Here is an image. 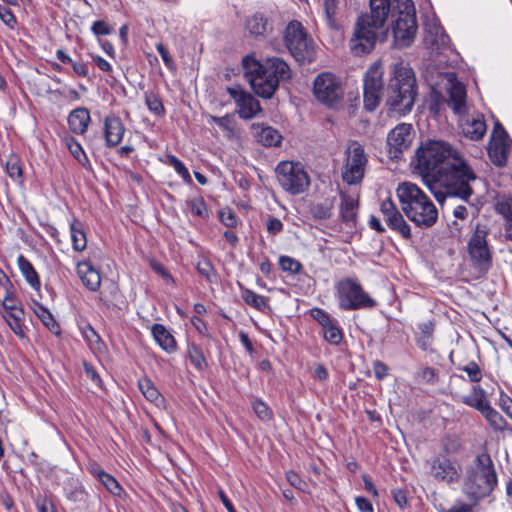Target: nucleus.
<instances>
[{"mask_svg":"<svg viewBox=\"0 0 512 512\" xmlns=\"http://www.w3.org/2000/svg\"><path fill=\"white\" fill-rule=\"evenodd\" d=\"M447 79L449 82V99L447 104L455 114L464 116L468 109L466 103V88L461 82L457 81L455 73L447 74Z\"/></svg>","mask_w":512,"mask_h":512,"instance_id":"19","label":"nucleus"},{"mask_svg":"<svg viewBox=\"0 0 512 512\" xmlns=\"http://www.w3.org/2000/svg\"><path fill=\"white\" fill-rule=\"evenodd\" d=\"M396 195L401 209L417 227L427 229L438 220V210L432 200L414 183L398 184Z\"/></svg>","mask_w":512,"mask_h":512,"instance_id":"5","label":"nucleus"},{"mask_svg":"<svg viewBox=\"0 0 512 512\" xmlns=\"http://www.w3.org/2000/svg\"><path fill=\"white\" fill-rule=\"evenodd\" d=\"M220 220L226 227H235L237 224V219L235 214L228 210V211H222L220 213Z\"/></svg>","mask_w":512,"mask_h":512,"instance_id":"64","label":"nucleus"},{"mask_svg":"<svg viewBox=\"0 0 512 512\" xmlns=\"http://www.w3.org/2000/svg\"><path fill=\"white\" fill-rule=\"evenodd\" d=\"M156 343L167 353H173L177 349V343L173 335L162 324H154L151 328Z\"/></svg>","mask_w":512,"mask_h":512,"instance_id":"29","label":"nucleus"},{"mask_svg":"<svg viewBox=\"0 0 512 512\" xmlns=\"http://www.w3.org/2000/svg\"><path fill=\"white\" fill-rule=\"evenodd\" d=\"M167 162L170 166H172L175 171L183 178V180L187 183H191L192 179L189 174L188 169L185 167L184 163L179 160L174 155H168L167 156Z\"/></svg>","mask_w":512,"mask_h":512,"instance_id":"49","label":"nucleus"},{"mask_svg":"<svg viewBox=\"0 0 512 512\" xmlns=\"http://www.w3.org/2000/svg\"><path fill=\"white\" fill-rule=\"evenodd\" d=\"M339 308L344 311L371 309L377 305L355 277H345L335 286Z\"/></svg>","mask_w":512,"mask_h":512,"instance_id":"8","label":"nucleus"},{"mask_svg":"<svg viewBox=\"0 0 512 512\" xmlns=\"http://www.w3.org/2000/svg\"><path fill=\"white\" fill-rule=\"evenodd\" d=\"M277 181L282 189L291 194L304 193L310 186V178L299 162L282 161L275 168Z\"/></svg>","mask_w":512,"mask_h":512,"instance_id":"10","label":"nucleus"},{"mask_svg":"<svg viewBox=\"0 0 512 512\" xmlns=\"http://www.w3.org/2000/svg\"><path fill=\"white\" fill-rule=\"evenodd\" d=\"M17 265H18L20 272L24 276L25 280L29 283V285L33 289L38 290L41 286V282H40L38 273L34 269L31 262L26 257H24L23 255L20 254L17 257Z\"/></svg>","mask_w":512,"mask_h":512,"instance_id":"33","label":"nucleus"},{"mask_svg":"<svg viewBox=\"0 0 512 512\" xmlns=\"http://www.w3.org/2000/svg\"><path fill=\"white\" fill-rule=\"evenodd\" d=\"M210 121L218 125L228 138L236 137L238 134L237 125L232 115H225L223 117L210 116Z\"/></svg>","mask_w":512,"mask_h":512,"instance_id":"38","label":"nucleus"},{"mask_svg":"<svg viewBox=\"0 0 512 512\" xmlns=\"http://www.w3.org/2000/svg\"><path fill=\"white\" fill-rule=\"evenodd\" d=\"M397 8V18L392 31L395 45L405 48L412 44L417 32L416 12L413 0H394Z\"/></svg>","mask_w":512,"mask_h":512,"instance_id":"9","label":"nucleus"},{"mask_svg":"<svg viewBox=\"0 0 512 512\" xmlns=\"http://www.w3.org/2000/svg\"><path fill=\"white\" fill-rule=\"evenodd\" d=\"M187 355L191 364L199 371H202L206 366L207 362L202 353V350L196 344H189L187 348Z\"/></svg>","mask_w":512,"mask_h":512,"instance_id":"42","label":"nucleus"},{"mask_svg":"<svg viewBox=\"0 0 512 512\" xmlns=\"http://www.w3.org/2000/svg\"><path fill=\"white\" fill-rule=\"evenodd\" d=\"M77 274L87 289L93 292L99 289L101 285L100 273L89 261L78 263Z\"/></svg>","mask_w":512,"mask_h":512,"instance_id":"26","label":"nucleus"},{"mask_svg":"<svg viewBox=\"0 0 512 512\" xmlns=\"http://www.w3.org/2000/svg\"><path fill=\"white\" fill-rule=\"evenodd\" d=\"M481 414L487 420V422L490 424V426L492 427L493 430H495V431L506 430L507 421L491 405L488 406Z\"/></svg>","mask_w":512,"mask_h":512,"instance_id":"41","label":"nucleus"},{"mask_svg":"<svg viewBox=\"0 0 512 512\" xmlns=\"http://www.w3.org/2000/svg\"><path fill=\"white\" fill-rule=\"evenodd\" d=\"M279 265L282 270L292 274H298L302 270V264L290 256H281L279 258Z\"/></svg>","mask_w":512,"mask_h":512,"instance_id":"51","label":"nucleus"},{"mask_svg":"<svg viewBox=\"0 0 512 512\" xmlns=\"http://www.w3.org/2000/svg\"><path fill=\"white\" fill-rule=\"evenodd\" d=\"M72 246L76 251H83L87 246L86 234L79 221L74 220L70 224Z\"/></svg>","mask_w":512,"mask_h":512,"instance_id":"39","label":"nucleus"},{"mask_svg":"<svg viewBox=\"0 0 512 512\" xmlns=\"http://www.w3.org/2000/svg\"><path fill=\"white\" fill-rule=\"evenodd\" d=\"M240 290L241 297L247 305L253 307L254 309L262 313H265L266 310L269 309L268 298L259 295L255 293L253 290L245 288L242 285H240Z\"/></svg>","mask_w":512,"mask_h":512,"instance_id":"34","label":"nucleus"},{"mask_svg":"<svg viewBox=\"0 0 512 512\" xmlns=\"http://www.w3.org/2000/svg\"><path fill=\"white\" fill-rule=\"evenodd\" d=\"M2 317L16 336L21 339L26 338V334L23 329L24 309L15 312H4Z\"/></svg>","mask_w":512,"mask_h":512,"instance_id":"35","label":"nucleus"},{"mask_svg":"<svg viewBox=\"0 0 512 512\" xmlns=\"http://www.w3.org/2000/svg\"><path fill=\"white\" fill-rule=\"evenodd\" d=\"M381 213L387 226L401 235L405 239L411 238V229L405 221L402 214L391 199H386L381 203Z\"/></svg>","mask_w":512,"mask_h":512,"instance_id":"17","label":"nucleus"},{"mask_svg":"<svg viewBox=\"0 0 512 512\" xmlns=\"http://www.w3.org/2000/svg\"><path fill=\"white\" fill-rule=\"evenodd\" d=\"M286 479L289 482L291 486L294 488L305 491L307 484L304 480L301 479V477L295 473L294 471H288L286 472Z\"/></svg>","mask_w":512,"mask_h":512,"instance_id":"58","label":"nucleus"},{"mask_svg":"<svg viewBox=\"0 0 512 512\" xmlns=\"http://www.w3.org/2000/svg\"><path fill=\"white\" fill-rule=\"evenodd\" d=\"M428 464L430 466V474L435 480L451 483L458 479V471L449 459L435 457Z\"/></svg>","mask_w":512,"mask_h":512,"instance_id":"21","label":"nucleus"},{"mask_svg":"<svg viewBox=\"0 0 512 512\" xmlns=\"http://www.w3.org/2000/svg\"><path fill=\"white\" fill-rule=\"evenodd\" d=\"M245 28L251 37L263 40L272 33L273 22L269 16L257 12L246 19Z\"/></svg>","mask_w":512,"mask_h":512,"instance_id":"20","label":"nucleus"},{"mask_svg":"<svg viewBox=\"0 0 512 512\" xmlns=\"http://www.w3.org/2000/svg\"><path fill=\"white\" fill-rule=\"evenodd\" d=\"M419 334L417 336V344L422 350H427L432 343L434 333V322L427 321L418 325Z\"/></svg>","mask_w":512,"mask_h":512,"instance_id":"37","label":"nucleus"},{"mask_svg":"<svg viewBox=\"0 0 512 512\" xmlns=\"http://www.w3.org/2000/svg\"><path fill=\"white\" fill-rule=\"evenodd\" d=\"M382 76L381 65L378 63L371 65L364 75L363 97L364 107L367 111H374L380 103L383 87Z\"/></svg>","mask_w":512,"mask_h":512,"instance_id":"15","label":"nucleus"},{"mask_svg":"<svg viewBox=\"0 0 512 512\" xmlns=\"http://www.w3.org/2000/svg\"><path fill=\"white\" fill-rule=\"evenodd\" d=\"M63 490L66 499L74 503H85L89 497L82 483L76 478H68L64 482Z\"/></svg>","mask_w":512,"mask_h":512,"instance_id":"30","label":"nucleus"},{"mask_svg":"<svg viewBox=\"0 0 512 512\" xmlns=\"http://www.w3.org/2000/svg\"><path fill=\"white\" fill-rule=\"evenodd\" d=\"M369 7V13L357 18L349 41L350 50L358 56L374 49L379 32L385 27L392 11H397L394 0H369Z\"/></svg>","mask_w":512,"mask_h":512,"instance_id":"2","label":"nucleus"},{"mask_svg":"<svg viewBox=\"0 0 512 512\" xmlns=\"http://www.w3.org/2000/svg\"><path fill=\"white\" fill-rule=\"evenodd\" d=\"M6 172L13 181H21L22 168L16 156H10L6 161Z\"/></svg>","mask_w":512,"mask_h":512,"instance_id":"48","label":"nucleus"},{"mask_svg":"<svg viewBox=\"0 0 512 512\" xmlns=\"http://www.w3.org/2000/svg\"><path fill=\"white\" fill-rule=\"evenodd\" d=\"M252 129L257 142L261 143L263 146L272 147L278 146L281 143L282 136L271 126L253 124Z\"/></svg>","mask_w":512,"mask_h":512,"instance_id":"27","label":"nucleus"},{"mask_svg":"<svg viewBox=\"0 0 512 512\" xmlns=\"http://www.w3.org/2000/svg\"><path fill=\"white\" fill-rule=\"evenodd\" d=\"M151 268L154 272L159 274L167 283L174 284L172 275L165 269V267L156 261L151 262Z\"/></svg>","mask_w":512,"mask_h":512,"instance_id":"61","label":"nucleus"},{"mask_svg":"<svg viewBox=\"0 0 512 512\" xmlns=\"http://www.w3.org/2000/svg\"><path fill=\"white\" fill-rule=\"evenodd\" d=\"M156 50L160 54V56H161L164 64L166 65V67L168 69H170V70L175 69L174 61H173L172 57L170 56L168 50L166 49V47L162 43H158L156 45Z\"/></svg>","mask_w":512,"mask_h":512,"instance_id":"59","label":"nucleus"},{"mask_svg":"<svg viewBox=\"0 0 512 512\" xmlns=\"http://www.w3.org/2000/svg\"><path fill=\"white\" fill-rule=\"evenodd\" d=\"M460 120V129L462 134L473 141H478L483 138L486 133V123L483 115L475 117H465Z\"/></svg>","mask_w":512,"mask_h":512,"instance_id":"22","label":"nucleus"},{"mask_svg":"<svg viewBox=\"0 0 512 512\" xmlns=\"http://www.w3.org/2000/svg\"><path fill=\"white\" fill-rule=\"evenodd\" d=\"M0 19L11 29L14 28V26L17 22L15 16L11 12V10L6 7H1V6H0Z\"/></svg>","mask_w":512,"mask_h":512,"instance_id":"62","label":"nucleus"},{"mask_svg":"<svg viewBox=\"0 0 512 512\" xmlns=\"http://www.w3.org/2000/svg\"><path fill=\"white\" fill-rule=\"evenodd\" d=\"M2 306L5 312H15L23 309L20 301L15 297L14 293L10 291L6 292L2 300Z\"/></svg>","mask_w":512,"mask_h":512,"instance_id":"55","label":"nucleus"},{"mask_svg":"<svg viewBox=\"0 0 512 512\" xmlns=\"http://www.w3.org/2000/svg\"><path fill=\"white\" fill-rule=\"evenodd\" d=\"M99 481L113 495L120 496L121 493L123 492V489L118 483V481L107 472L104 475H102V478Z\"/></svg>","mask_w":512,"mask_h":512,"instance_id":"52","label":"nucleus"},{"mask_svg":"<svg viewBox=\"0 0 512 512\" xmlns=\"http://www.w3.org/2000/svg\"><path fill=\"white\" fill-rule=\"evenodd\" d=\"M36 315L51 332L59 334V325L48 309L42 305H39L38 309L36 310Z\"/></svg>","mask_w":512,"mask_h":512,"instance_id":"44","label":"nucleus"},{"mask_svg":"<svg viewBox=\"0 0 512 512\" xmlns=\"http://www.w3.org/2000/svg\"><path fill=\"white\" fill-rule=\"evenodd\" d=\"M460 370L466 372L471 382L477 383L482 379V371L476 362H469L463 367H459Z\"/></svg>","mask_w":512,"mask_h":512,"instance_id":"56","label":"nucleus"},{"mask_svg":"<svg viewBox=\"0 0 512 512\" xmlns=\"http://www.w3.org/2000/svg\"><path fill=\"white\" fill-rule=\"evenodd\" d=\"M480 182V178L459 153L435 179L431 192L440 203L446 196L456 197L468 203L473 213H477L481 201L476 193V186Z\"/></svg>","mask_w":512,"mask_h":512,"instance_id":"1","label":"nucleus"},{"mask_svg":"<svg viewBox=\"0 0 512 512\" xmlns=\"http://www.w3.org/2000/svg\"><path fill=\"white\" fill-rule=\"evenodd\" d=\"M227 92L235 101L240 118L245 120L252 119L261 111L259 101L240 86L227 87Z\"/></svg>","mask_w":512,"mask_h":512,"instance_id":"16","label":"nucleus"},{"mask_svg":"<svg viewBox=\"0 0 512 512\" xmlns=\"http://www.w3.org/2000/svg\"><path fill=\"white\" fill-rule=\"evenodd\" d=\"M412 139V125L407 123L398 124L387 136V144L390 148V154L397 158L399 153L410 146Z\"/></svg>","mask_w":512,"mask_h":512,"instance_id":"18","label":"nucleus"},{"mask_svg":"<svg viewBox=\"0 0 512 512\" xmlns=\"http://www.w3.org/2000/svg\"><path fill=\"white\" fill-rule=\"evenodd\" d=\"M367 162L363 147L353 142L348 149L347 160L342 171L343 181L349 185L360 183L364 177Z\"/></svg>","mask_w":512,"mask_h":512,"instance_id":"14","label":"nucleus"},{"mask_svg":"<svg viewBox=\"0 0 512 512\" xmlns=\"http://www.w3.org/2000/svg\"><path fill=\"white\" fill-rule=\"evenodd\" d=\"M266 227H267V231L270 234L276 235V234L280 233L283 230V223L281 222L280 219L275 218V217H271L267 221Z\"/></svg>","mask_w":512,"mask_h":512,"instance_id":"63","label":"nucleus"},{"mask_svg":"<svg viewBox=\"0 0 512 512\" xmlns=\"http://www.w3.org/2000/svg\"><path fill=\"white\" fill-rule=\"evenodd\" d=\"M313 93L322 104L330 108H336L344 98V87L335 74L322 72L314 79Z\"/></svg>","mask_w":512,"mask_h":512,"instance_id":"13","label":"nucleus"},{"mask_svg":"<svg viewBox=\"0 0 512 512\" xmlns=\"http://www.w3.org/2000/svg\"><path fill=\"white\" fill-rule=\"evenodd\" d=\"M416 79L411 68L395 69L387 88L386 105L391 113L403 116L409 113L416 97Z\"/></svg>","mask_w":512,"mask_h":512,"instance_id":"7","label":"nucleus"},{"mask_svg":"<svg viewBox=\"0 0 512 512\" xmlns=\"http://www.w3.org/2000/svg\"><path fill=\"white\" fill-rule=\"evenodd\" d=\"M494 207L495 211L504 218V238L512 241V195H499Z\"/></svg>","mask_w":512,"mask_h":512,"instance_id":"23","label":"nucleus"},{"mask_svg":"<svg viewBox=\"0 0 512 512\" xmlns=\"http://www.w3.org/2000/svg\"><path fill=\"white\" fill-rule=\"evenodd\" d=\"M82 334L92 350L101 352L104 349L105 345L103 341L92 326L87 325L84 327Z\"/></svg>","mask_w":512,"mask_h":512,"instance_id":"43","label":"nucleus"},{"mask_svg":"<svg viewBox=\"0 0 512 512\" xmlns=\"http://www.w3.org/2000/svg\"><path fill=\"white\" fill-rule=\"evenodd\" d=\"M497 482V473L490 455L481 453L466 470L463 492L470 499L478 501L489 496Z\"/></svg>","mask_w":512,"mask_h":512,"instance_id":"6","label":"nucleus"},{"mask_svg":"<svg viewBox=\"0 0 512 512\" xmlns=\"http://www.w3.org/2000/svg\"><path fill=\"white\" fill-rule=\"evenodd\" d=\"M511 142L490 141L488 154L491 161L497 166H503L507 162Z\"/></svg>","mask_w":512,"mask_h":512,"instance_id":"32","label":"nucleus"},{"mask_svg":"<svg viewBox=\"0 0 512 512\" xmlns=\"http://www.w3.org/2000/svg\"><path fill=\"white\" fill-rule=\"evenodd\" d=\"M145 102L149 111L155 115L163 116L165 114L163 103L158 95L154 93H145Z\"/></svg>","mask_w":512,"mask_h":512,"instance_id":"47","label":"nucleus"},{"mask_svg":"<svg viewBox=\"0 0 512 512\" xmlns=\"http://www.w3.org/2000/svg\"><path fill=\"white\" fill-rule=\"evenodd\" d=\"M68 148L75 159L83 166L86 167L89 164V159L86 156L82 146L77 141L71 140L68 143Z\"/></svg>","mask_w":512,"mask_h":512,"instance_id":"53","label":"nucleus"},{"mask_svg":"<svg viewBox=\"0 0 512 512\" xmlns=\"http://www.w3.org/2000/svg\"><path fill=\"white\" fill-rule=\"evenodd\" d=\"M284 42L291 55L298 62H312L315 57L313 41L303 25L293 20L289 22L284 31Z\"/></svg>","mask_w":512,"mask_h":512,"instance_id":"11","label":"nucleus"},{"mask_svg":"<svg viewBox=\"0 0 512 512\" xmlns=\"http://www.w3.org/2000/svg\"><path fill=\"white\" fill-rule=\"evenodd\" d=\"M326 24L334 31H339L341 25L337 18L338 0H323Z\"/></svg>","mask_w":512,"mask_h":512,"instance_id":"36","label":"nucleus"},{"mask_svg":"<svg viewBox=\"0 0 512 512\" xmlns=\"http://www.w3.org/2000/svg\"><path fill=\"white\" fill-rule=\"evenodd\" d=\"M324 338L333 345H337L341 342L343 335L340 328L336 325V321L333 320L329 325L323 328Z\"/></svg>","mask_w":512,"mask_h":512,"instance_id":"45","label":"nucleus"},{"mask_svg":"<svg viewBox=\"0 0 512 512\" xmlns=\"http://www.w3.org/2000/svg\"><path fill=\"white\" fill-rule=\"evenodd\" d=\"M459 154L453 147L441 140H428L415 153L411 164L422 176L424 183L433 191V182Z\"/></svg>","mask_w":512,"mask_h":512,"instance_id":"4","label":"nucleus"},{"mask_svg":"<svg viewBox=\"0 0 512 512\" xmlns=\"http://www.w3.org/2000/svg\"><path fill=\"white\" fill-rule=\"evenodd\" d=\"M252 408L260 420L269 421L272 419V411L263 401L256 399L252 403Z\"/></svg>","mask_w":512,"mask_h":512,"instance_id":"54","label":"nucleus"},{"mask_svg":"<svg viewBox=\"0 0 512 512\" xmlns=\"http://www.w3.org/2000/svg\"><path fill=\"white\" fill-rule=\"evenodd\" d=\"M310 315L313 319H315L322 326V328L326 327L333 321V319H331L330 315L326 311H324L323 309H320V308L311 309Z\"/></svg>","mask_w":512,"mask_h":512,"instance_id":"57","label":"nucleus"},{"mask_svg":"<svg viewBox=\"0 0 512 512\" xmlns=\"http://www.w3.org/2000/svg\"><path fill=\"white\" fill-rule=\"evenodd\" d=\"M197 271L207 280V282L214 283L217 281L215 269L208 259H203L198 262Z\"/></svg>","mask_w":512,"mask_h":512,"instance_id":"46","label":"nucleus"},{"mask_svg":"<svg viewBox=\"0 0 512 512\" xmlns=\"http://www.w3.org/2000/svg\"><path fill=\"white\" fill-rule=\"evenodd\" d=\"M187 205L193 215L198 216L202 219L208 217V210L203 198H195L187 201Z\"/></svg>","mask_w":512,"mask_h":512,"instance_id":"50","label":"nucleus"},{"mask_svg":"<svg viewBox=\"0 0 512 512\" xmlns=\"http://www.w3.org/2000/svg\"><path fill=\"white\" fill-rule=\"evenodd\" d=\"M488 233L485 225L478 224L467 243L471 265L480 274H486L492 266V253L487 242Z\"/></svg>","mask_w":512,"mask_h":512,"instance_id":"12","label":"nucleus"},{"mask_svg":"<svg viewBox=\"0 0 512 512\" xmlns=\"http://www.w3.org/2000/svg\"><path fill=\"white\" fill-rule=\"evenodd\" d=\"M462 403L476 409L480 413L490 406L485 390L476 385L473 386L470 393L461 398Z\"/></svg>","mask_w":512,"mask_h":512,"instance_id":"31","label":"nucleus"},{"mask_svg":"<svg viewBox=\"0 0 512 512\" xmlns=\"http://www.w3.org/2000/svg\"><path fill=\"white\" fill-rule=\"evenodd\" d=\"M242 64L253 91L266 99L274 95L281 82L291 77L289 65L279 57H268L259 61L253 56H246Z\"/></svg>","mask_w":512,"mask_h":512,"instance_id":"3","label":"nucleus"},{"mask_svg":"<svg viewBox=\"0 0 512 512\" xmlns=\"http://www.w3.org/2000/svg\"><path fill=\"white\" fill-rule=\"evenodd\" d=\"M125 132L121 119L116 115H108L104 120V135L108 147L117 146Z\"/></svg>","mask_w":512,"mask_h":512,"instance_id":"24","label":"nucleus"},{"mask_svg":"<svg viewBox=\"0 0 512 512\" xmlns=\"http://www.w3.org/2000/svg\"><path fill=\"white\" fill-rule=\"evenodd\" d=\"M91 30L97 36L109 35L112 32V28L102 20L95 21Z\"/></svg>","mask_w":512,"mask_h":512,"instance_id":"60","label":"nucleus"},{"mask_svg":"<svg viewBox=\"0 0 512 512\" xmlns=\"http://www.w3.org/2000/svg\"><path fill=\"white\" fill-rule=\"evenodd\" d=\"M138 387L142 392L143 396L150 402L159 404L162 402V397L155 387L153 382L149 378H142L138 381Z\"/></svg>","mask_w":512,"mask_h":512,"instance_id":"40","label":"nucleus"},{"mask_svg":"<svg viewBox=\"0 0 512 512\" xmlns=\"http://www.w3.org/2000/svg\"><path fill=\"white\" fill-rule=\"evenodd\" d=\"M90 120L89 110L84 107H79L70 112L68 125L73 133L82 135L87 131Z\"/></svg>","mask_w":512,"mask_h":512,"instance_id":"28","label":"nucleus"},{"mask_svg":"<svg viewBox=\"0 0 512 512\" xmlns=\"http://www.w3.org/2000/svg\"><path fill=\"white\" fill-rule=\"evenodd\" d=\"M340 198L341 203L339 210L342 222L350 228L356 227L358 217V199L344 192L340 194Z\"/></svg>","mask_w":512,"mask_h":512,"instance_id":"25","label":"nucleus"}]
</instances>
